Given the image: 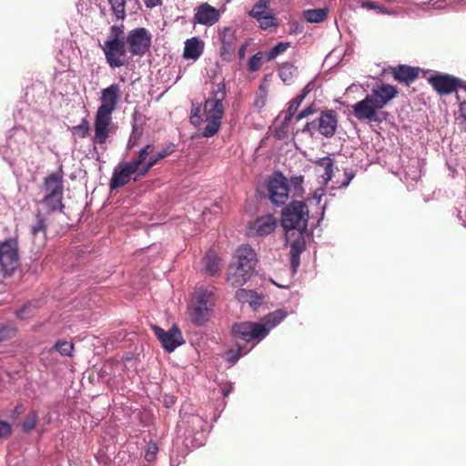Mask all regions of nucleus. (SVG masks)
I'll use <instances>...</instances> for the list:
<instances>
[{"label": "nucleus", "instance_id": "1", "mask_svg": "<svg viewBox=\"0 0 466 466\" xmlns=\"http://www.w3.org/2000/svg\"><path fill=\"white\" fill-rule=\"evenodd\" d=\"M288 316V312L283 309H278L260 319L258 322L245 321L236 323L232 326V333L236 339H240L245 342H252L248 349L237 345V349H231L227 352V360L230 366H233L242 356L254 348L258 342L264 339L271 329L280 324Z\"/></svg>", "mask_w": 466, "mask_h": 466}, {"label": "nucleus", "instance_id": "2", "mask_svg": "<svg viewBox=\"0 0 466 466\" xmlns=\"http://www.w3.org/2000/svg\"><path fill=\"white\" fill-rule=\"evenodd\" d=\"M227 96L226 85L219 82L213 85L211 91L203 104L202 114L201 108L196 107L191 110L190 122L197 126L201 121L206 123V127L202 130L204 137H212L215 136L221 126V120L224 116V104Z\"/></svg>", "mask_w": 466, "mask_h": 466}, {"label": "nucleus", "instance_id": "3", "mask_svg": "<svg viewBox=\"0 0 466 466\" xmlns=\"http://www.w3.org/2000/svg\"><path fill=\"white\" fill-rule=\"evenodd\" d=\"M397 89L389 84L380 83L371 89L362 100L352 106V114L360 121L381 123L386 114L380 111L392 98Z\"/></svg>", "mask_w": 466, "mask_h": 466}, {"label": "nucleus", "instance_id": "4", "mask_svg": "<svg viewBox=\"0 0 466 466\" xmlns=\"http://www.w3.org/2000/svg\"><path fill=\"white\" fill-rule=\"evenodd\" d=\"M258 264L255 250L242 245L237 250L228 272V282L233 287H241L254 275Z\"/></svg>", "mask_w": 466, "mask_h": 466}, {"label": "nucleus", "instance_id": "5", "mask_svg": "<svg viewBox=\"0 0 466 466\" xmlns=\"http://www.w3.org/2000/svg\"><path fill=\"white\" fill-rule=\"evenodd\" d=\"M309 209L302 201H292L282 212L281 224L287 230L297 229L303 233L308 227Z\"/></svg>", "mask_w": 466, "mask_h": 466}, {"label": "nucleus", "instance_id": "6", "mask_svg": "<svg viewBox=\"0 0 466 466\" xmlns=\"http://www.w3.org/2000/svg\"><path fill=\"white\" fill-rule=\"evenodd\" d=\"M101 48L109 67L118 68L127 64V53L123 39L107 38Z\"/></svg>", "mask_w": 466, "mask_h": 466}, {"label": "nucleus", "instance_id": "7", "mask_svg": "<svg viewBox=\"0 0 466 466\" xmlns=\"http://www.w3.org/2000/svg\"><path fill=\"white\" fill-rule=\"evenodd\" d=\"M270 201L276 206H283L289 199V188L288 179L281 172H274L267 183Z\"/></svg>", "mask_w": 466, "mask_h": 466}, {"label": "nucleus", "instance_id": "8", "mask_svg": "<svg viewBox=\"0 0 466 466\" xmlns=\"http://www.w3.org/2000/svg\"><path fill=\"white\" fill-rule=\"evenodd\" d=\"M152 35L144 27H137L128 32L125 43L132 56H142L150 48Z\"/></svg>", "mask_w": 466, "mask_h": 466}, {"label": "nucleus", "instance_id": "9", "mask_svg": "<svg viewBox=\"0 0 466 466\" xmlns=\"http://www.w3.org/2000/svg\"><path fill=\"white\" fill-rule=\"evenodd\" d=\"M0 265L5 276H11L18 268L17 241L15 238L0 243Z\"/></svg>", "mask_w": 466, "mask_h": 466}, {"label": "nucleus", "instance_id": "10", "mask_svg": "<svg viewBox=\"0 0 466 466\" xmlns=\"http://www.w3.org/2000/svg\"><path fill=\"white\" fill-rule=\"evenodd\" d=\"M337 116L332 110L324 111L320 116L312 121L308 122L302 128V132L313 134L314 131H319L325 137H331L337 128Z\"/></svg>", "mask_w": 466, "mask_h": 466}, {"label": "nucleus", "instance_id": "11", "mask_svg": "<svg viewBox=\"0 0 466 466\" xmlns=\"http://www.w3.org/2000/svg\"><path fill=\"white\" fill-rule=\"evenodd\" d=\"M210 293L199 289L195 294L194 304L190 309V319L197 325L205 324L210 316L209 303Z\"/></svg>", "mask_w": 466, "mask_h": 466}, {"label": "nucleus", "instance_id": "12", "mask_svg": "<svg viewBox=\"0 0 466 466\" xmlns=\"http://www.w3.org/2000/svg\"><path fill=\"white\" fill-rule=\"evenodd\" d=\"M152 329L167 352H173L177 347L185 343L182 332L176 325L172 326L168 330H165L157 325H152Z\"/></svg>", "mask_w": 466, "mask_h": 466}, {"label": "nucleus", "instance_id": "13", "mask_svg": "<svg viewBox=\"0 0 466 466\" xmlns=\"http://www.w3.org/2000/svg\"><path fill=\"white\" fill-rule=\"evenodd\" d=\"M121 97V87L119 84L114 83L102 89L100 96V106L96 113L112 116Z\"/></svg>", "mask_w": 466, "mask_h": 466}, {"label": "nucleus", "instance_id": "14", "mask_svg": "<svg viewBox=\"0 0 466 466\" xmlns=\"http://www.w3.org/2000/svg\"><path fill=\"white\" fill-rule=\"evenodd\" d=\"M429 82L440 95H448L454 92L457 86H461L462 83L458 78L444 74L431 76Z\"/></svg>", "mask_w": 466, "mask_h": 466}, {"label": "nucleus", "instance_id": "15", "mask_svg": "<svg viewBox=\"0 0 466 466\" xmlns=\"http://www.w3.org/2000/svg\"><path fill=\"white\" fill-rule=\"evenodd\" d=\"M314 171L318 182L321 186H326L332 178L334 172V160L330 157H319L313 161Z\"/></svg>", "mask_w": 466, "mask_h": 466}, {"label": "nucleus", "instance_id": "16", "mask_svg": "<svg viewBox=\"0 0 466 466\" xmlns=\"http://www.w3.org/2000/svg\"><path fill=\"white\" fill-rule=\"evenodd\" d=\"M112 125V116L96 113L94 144H106L109 137Z\"/></svg>", "mask_w": 466, "mask_h": 466}, {"label": "nucleus", "instance_id": "17", "mask_svg": "<svg viewBox=\"0 0 466 466\" xmlns=\"http://www.w3.org/2000/svg\"><path fill=\"white\" fill-rule=\"evenodd\" d=\"M277 227V219L273 215H266L256 218L249 227V234L252 236H268Z\"/></svg>", "mask_w": 466, "mask_h": 466}, {"label": "nucleus", "instance_id": "18", "mask_svg": "<svg viewBox=\"0 0 466 466\" xmlns=\"http://www.w3.org/2000/svg\"><path fill=\"white\" fill-rule=\"evenodd\" d=\"M137 171L128 162L120 163L114 170L111 180L110 188L115 189L127 184L131 175Z\"/></svg>", "mask_w": 466, "mask_h": 466}, {"label": "nucleus", "instance_id": "19", "mask_svg": "<svg viewBox=\"0 0 466 466\" xmlns=\"http://www.w3.org/2000/svg\"><path fill=\"white\" fill-rule=\"evenodd\" d=\"M219 19V12L208 3L201 4L194 15V21L207 26L213 25Z\"/></svg>", "mask_w": 466, "mask_h": 466}, {"label": "nucleus", "instance_id": "20", "mask_svg": "<svg viewBox=\"0 0 466 466\" xmlns=\"http://www.w3.org/2000/svg\"><path fill=\"white\" fill-rule=\"evenodd\" d=\"M306 242L303 233H299V236L290 243V267L293 273H296L300 264V255L304 251Z\"/></svg>", "mask_w": 466, "mask_h": 466}, {"label": "nucleus", "instance_id": "21", "mask_svg": "<svg viewBox=\"0 0 466 466\" xmlns=\"http://www.w3.org/2000/svg\"><path fill=\"white\" fill-rule=\"evenodd\" d=\"M44 189L46 194L63 195V175L61 172L52 173L45 178Z\"/></svg>", "mask_w": 466, "mask_h": 466}, {"label": "nucleus", "instance_id": "22", "mask_svg": "<svg viewBox=\"0 0 466 466\" xmlns=\"http://www.w3.org/2000/svg\"><path fill=\"white\" fill-rule=\"evenodd\" d=\"M204 42L198 37H192L185 42L183 56L196 61L202 55Z\"/></svg>", "mask_w": 466, "mask_h": 466}, {"label": "nucleus", "instance_id": "23", "mask_svg": "<svg viewBox=\"0 0 466 466\" xmlns=\"http://www.w3.org/2000/svg\"><path fill=\"white\" fill-rule=\"evenodd\" d=\"M419 74V68L405 65L398 66L393 69L394 78L401 83L410 84L413 82Z\"/></svg>", "mask_w": 466, "mask_h": 466}, {"label": "nucleus", "instance_id": "24", "mask_svg": "<svg viewBox=\"0 0 466 466\" xmlns=\"http://www.w3.org/2000/svg\"><path fill=\"white\" fill-rule=\"evenodd\" d=\"M203 271L208 276H214L220 270V259L218 255L209 251L204 258Z\"/></svg>", "mask_w": 466, "mask_h": 466}, {"label": "nucleus", "instance_id": "25", "mask_svg": "<svg viewBox=\"0 0 466 466\" xmlns=\"http://www.w3.org/2000/svg\"><path fill=\"white\" fill-rule=\"evenodd\" d=\"M236 297L239 301L248 303L254 309L263 302V298L253 290L238 289Z\"/></svg>", "mask_w": 466, "mask_h": 466}, {"label": "nucleus", "instance_id": "26", "mask_svg": "<svg viewBox=\"0 0 466 466\" xmlns=\"http://www.w3.org/2000/svg\"><path fill=\"white\" fill-rule=\"evenodd\" d=\"M154 148L153 144L146 145L138 150L137 157L132 162H128L138 174L141 167L147 162L150 155L154 153Z\"/></svg>", "mask_w": 466, "mask_h": 466}, {"label": "nucleus", "instance_id": "27", "mask_svg": "<svg viewBox=\"0 0 466 466\" xmlns=\"http://www.w3.org/2000/svg\"><path fill=\"white\" fill-rule=\"evenodd\" d=\"M171 149L165 148L160 152L156 154H151L147 162L141 167L139 170V176H145L148 173V171L161 159L165 158L171 153Z\"/></svg>", "mask_w": 466, "mask_h": 466}, {"label": "nucleus", "instance_id": "28", "mask_svg": "<svg viewBox=\"0 0 466 466\" xmlns=\"http://www.w3.org/2000/svg\"><path fill=\"white\" fill-rule=\"evenodd\" d=\"M304 18L309 23H320L324 21L328 15L327 8L309 9L303 13Z\"/></svg>", "mask_w": 466, "mask_h": 466}, {"label": "nucleus", "instance_id": "29", "mask_svg": "<svg viewBox=\"0 0 466 466\" xmlns=\"http://www.w3.org/2000/svg\"><path fill=\"white\" fill-rule=\"evenodd\" d=\"M279 77L286 84H290L297 76V67L290 63H284L279 71Z\"/></svg>", "mask_w": 466, "mask_h": 466}, {"label": "nucleus", "instance_id": "30", "mask_svg": "<svg viewBox=\"0 0 466 466\" xmlns=\"http://www.w3.org/2000/svg\"><path fill=\"white\" fill-rule=\"evenodd\" d=\"M38 420V413L35 410H31L23 419L21 422V429L24 432L32 431L35 426Z\"/></svg>", "mask_w": 466, "mask_h": 466}, {"label": "nucleus", "instance_id": "31", "mask_svg": "<svg viewBox=\"0 0 466 466\" xmlns=\"http://www.w3.org/2000/svg\"><path fill=\"white\" fill-rule=\"evenodd\" d=\"M62 198H63V195H51V194H46L44 199H43V202L44 204L47 207V208L51 211H55V210H57V209H62L63 208V204H62Z\"/></svg>", "mask_w": 466, "mask_h": 466}, {"label": "nucleus", "instance_id": "32", "mask_svg": "<svg viewBox=\"0 0 466 466\" xmlns=\"http://www.w3.org/2000/svg\"><path fill=\"white\" fill-rule=\"evenodd\" d=\"M126 1L127 0H109L111 10L116 19H124L126 16Z\"/></svg>", "mask_w": 466, "mask_h": 466}, {"label": "nucleus", "instance_id": "33", "mask_svg": "<svg viewBox=\"0 0 466 466\" xmlns=\"http://www.w3.org/2000/svg\"><path fill=\"white\" fill-rule=\"evenodd\" d=\"M220 39L224 49H232L234 43V31L230 27H226L221 33Z\"/></svg>", "mask_w": 466, "mask_h": 466}, {"label": "nucleus", "instance_id": "34", "mask_svg": "<svg viewBox=\"0 0 466 466\" xmlns=\"http://www.w3.org/2000/svg\"><path fill=\"white\" fill-rule=\"evenodd\" d=\"M289 46V42H279L267 53L268 61L275 59L278 56L284 53Z\"/></svg>", "mask_w": 466, "mask_h": 466}, {"label": "nucleus", "instance_id": "35", "mask_svg": "<svg viewBox=\"0 0 466 466\" xmlns=\"http://www.w3.org/2000/svg\"><path fill=\"white\" fill-rule=\"evenodd\" d=\"M89 123L86 118H83L79 125L72 127L73 133L79 136L80 137H87L89 134Z\"/></svg>", "mask_w": 466, "mask_h": 466}, {"label": "nucleus", "instance_id": "36", "mask_svg": "<svg viewBox=\"0 0 466 466\" xmlns=\"http://www.w3.org/2000/svg\"><path fill=\"white\" fill-rule=\"evenodd\" d=\"M302 103L301 100H299L298 97L294 98L290 104L288 112L286 113L283 120V125L286 126L292 118L293 115L298 110L299 106Z\"/></svg>", "mask_w": 466, "mask_h": 466}, {"label": "nucleus", "instance_id": "37", "mask_svg": "<svg viewBox=\"0 0 466 466\" xmlns=\"http://www.w3.org/2000/svg\"><path fill=\"white\" fill-rule=\"evenodd\" d=\"M263 58V54L261 52H258L253 56H251L248 63V69L250 72H256L260 68L261 60Z\"/></svg>", "mask_w": 466, "mask_h": 466}, {"label": "nucleus", "instance_id": "38", "mask_svg": "<svg viewBox=\"0 0 466 466\" xmlns=\"http://www.w3.org/2000/svg\"><path fill=\"white\" fill-rule=\"evenodd\" d=\"M54 348L64 356H71L74 345L69 341H58Z\"/></svg>", "mask_w": 466, "mask_h": 466}, {"label": "nucleus", "instance_id": "39", "mask_svg": "<svg viewBox=\"0 0 466 466\" xmlns=\"http://www.w3.org/2000/svg\"><path fill=\"white\" fill-rule=\"evenodd\" d=\"M31 233L34 237H36L39 233H46V225L43 218L37 215L35 223L31 228Z\"/></svg>", "mask_w": 466, "mask_h": 466}, {"label": "nucleus", "instance_id": "40", "mask_svg": "<svg viewBox=\"0 0 466 466\" xmlns=\"http://www.w3.org/2000/svg\"><path fill=\"white\" fill-rule=\"evenodd\" d=\"M257 20L258 21L262 29H268L276 25L275 18L270 15H264L258 17Z\"/></svg>", "mask_w": 466, "mask_h": 466}, {"label": "nucleus", "instance_id": "41", "mask_svg": "<svg viewBox=\"0 0 466 466\" xmlns=\"http://www.w3.org/2000/svg\"><path fill=\"white\" fill-rule=\"evenodd\" d=\"M303 176H296L290 178V185L294 188V193L299 195L302 192Z\"/></svg>", "mask_w": 466, "mask_h": 466}, {"label": "nucleus", "instance_id": "42", "mask_svg": "<svg viewBox=\"0 0 466 466\" xmlns=\"http://www.w3.org/2000/svg\"><path fill=\"white\" fill-rule=\"evenodd\" d=\"M267 7H268V6H266V5H261V4L257 3V4L253 6V8H252V10L250 11L249 15H250L252 17H254V18L258 19V17H260V16H262V15H266V14H265V10L267 9Z\"/></svg>", "mask_w": 466, "mask_h": 466}, {"label": "nucleus", "instance_id": "43", "mask_svg": "<svg viewBox=\"0 0 466 466\" xmlns=\"http://www.w3.org/2000/svg\"><path fill=\"white\" fill-rule=\"evenodd\" d=\"M11 433V425L7 421L0 420V439L8 438Z\"/></svg>", "mask_w": 466, "mask_h": 466}, {"label": "nucleus", "instance_id": "44", "mask_svg": "<svg viewBox=\"0 0 466 466\" xmlns=\"http://www.w3.org/2000/svg\"><path fill=\"white\" fill-rule=\"evenodd\" d=\"M315 112H316V107L313 105H310L297 115L296 121L298 122V121L301 120L302 118H305V117L312 115Z\"/></svg>", "mask_w": 466, "mask_h": 466}, {"label": "nucleus", "instance_id": "45", "mask_svg": "<svg viewBox=\"0 0 466 466\" xmlns=\"http://www.w3.org/2000/svg\"><path fill=\"white\" fill-rule=\"evenodd\" d=\"M157 451H158V448L157 447L156 444L149 445L146 451V454H145L146 461H154Z\"/></svg>", "mask_w": 466, "mask_h": 466}, {"label": "nucleus", "instance_id": "46", "mask_svg": "<svg viewBox=\"0 0 466 466\" xmlns=\"http://www.w3.org/2000/svg\"><path fill=\"white\" fill-rule=\"evenodd\" d=\"M139 137H140V134H138L137 132V128L134 127L133 132H132V134L128 139V142H127V147L133 148L137 144Z\"/></svg>", "mask_w": 466, "mask_h": 466}, {"label": "nucleus", "instance_id": "47", "mask_svg": "<svg viewBox=\"0 0 466 466\" xmlns=\"http://www.w3.org/2000/svg\"><path fill=\"white\" fill-rule=\"evenodd\" d=\"M122 33H123V30L121 27L113 25V26H111V34L108 38L123 39L122 37H120Z\"/></svg>", "mask_w": 466, "mask_h": 466}, {"label": "nucleus", "instance_id": "48", "mask_svg": "<svg viewBox=\"0 0 466 466\" xmlns=\"http://www.w3.org/2000/svg\"><path fill=\"white\" fill-rule=\"evenodd\" d=\"M146 7L152 9L162 5V0H143Z\"/></svg>", "mask_w": 466, "mask_h": 466}, {"label": "nucleus", "instance_id": "49", "mask_svg": "<svg viewBox=\"0 0 466 466\" xmlns=\"http://www.w3.org/2000/svg\"><path fill=\"white\" fill-rule=\"evenodd\" d=\"M190 422H191L193 425H196V426H198V427H199V428H201V427H202V425H203V423H204V421H203L202 418H201V417H199V416H198V415H192V416L190 417Z\"/></svg>", "mask_w": 466, "mask_h": 466}, {"label": "nucleus", "instance_id": "50", "mask_svg": "<svg viewBox=\"0 0 466 466\" xmlns=\"http://www.w3.org/2000/svg\"><path fill=\"white\" fill-rule=\"evenodd\" d=\"M30 309V306H25L21 309L17 310L16 315L17 317L21 319L27 318L29 315L27 313V310Z\"/></svg>", "mask_w": 466, "mask_h": 466}, {"label": "nucleus", "instance_id": "51", "mask_svg": "<svg viewBox=\"0 0 466 466\" xmlns=\"http://www.w3.org/2000/svg\"><path fill=\"white\" fill-rule=\"evenodd\" d=\"M324 195V189L320 188L319 190H317L314 193V196L312 198V200L316 202V204H319L321 200L322 196Z\"/></svg>", "mask_w": 466, "mask_h": 466}, {"label": "nucleus", "instance_id": "52", "mask_svg": "<svg viewBox=\"0 0 466 466\" xmlns=\"http://www.w3.org/2000/svg\"><path fill=\"white\" fill-rule=\"evenodd\" d=\"M460 116L466 121V101H463L459 106Z\"/></svg>", "mask_w": 466, "mask_h": 466}, {"label": "nucleus", "instance_id": "53", "mask_svg": "<svg viewBox=\"0 0 466 466\" xmlns=\"http://www.w3.org/2000/svg\"><path fill=\"white\" fill-rule=\"evenodd\" d=\"M361 6L364 8H367V9L377 8V5L375 4V2H372V1H365L362 3Z\"/></svg>", "mask_w": 466, "mask_h": 466}, {"label": "nucleus", "instance_id": "54", "mask_svg": "<svg viewBox=\"0 0 466 466\" xmlns=\"http://www.w3.org/2000/svg\"><path fill=\"white\" fill-rule=\"evenodd\" d=\"M353 176L350 175V176H348L347 177V179L345 181H343L341 183V185L339 186H332L331 188H335V187H347L349 186V184L350 183L351 179H352Z\"/></svg>", "mask_w": 466, "mask_h": 466}, {"label": "nucleus", "instance_id": "55", "mask_svg": "<svg viewBox=\"0 0 466 466\" xmlns=\"http://www.w3.org/2000/svg\"><path fill=\"white\" fill-rule=\"evenodd\" d=\"M0 153H1V154H3V158H4L5 160H6V161H8L10 164H12V162H13V160H14V159H13V157H11L10 156H7V155L5 154V147H1V148H0Z\"/></svg>", "mask_w": 466, "mask_h": 466}, {"label": "nucleus", "instance_id": "56", "mask_svg": "<svg viewBox=\"0 0 466 466\" xmlns=\"http://www.w3.org/2000/svg\"><path fill=\"white\" fill-rule=\"evenodd\" d=\"M312 86H313V83H312V82H309V83H308V84L304 86V88L302 89V91L308 95V94L312 90Z\"/></svg>", "mask_w": 466, "mask_h": 466}, {"label": "nucleus", "instance_id": "57", "mask_svg": "<svg viewBox=\"0 0 466 466\" xmlns=\"http://www.w3.org/2000/svg\"><path fill=\"white\" fill-rule=\"evenodd\" d=\"M246 48H247V45H242L241 47L239 48L238 56H239L240 59L244 58Z\"/></svg>", "mask_w": 466, "mask_h": 466}, {"label": "nucleus", "instance_id": "58", "mask_svg": "<svg viewBox=\"0 0 466 466\" xmlns=\"http://www.w3.org/2000/svg\"><path fill=\"white\" fill-rule=\"evenodd\" d=\"M445 0H431V5L433 8H439L438 3L444 2Z\"/></svg>", "mask_w": 466, "mask_h": 466}, {"label": "nucleus", "instance_id": "59", "mask_svg": "<svg viewBox=\"0 0 466 466\" xmlns=\"http://www.w3.org/2000/svg\"><path fill=\"white\" fill-rule=\"evenodd\" d=\"M307 96L308 95L306 93L301 91V93L297 97L299 98V100H301L303 102V100L306 98Z\"/></svg>", "mask_w": 466, "mask_h": 466}, {"label": "nucleus", "instance_id": "60", "mask_svg": "<svg viewBox=\"0 0 466 466\" xmlns=\"http://www.w3.org/2000/svg\"><path fill=\"white\" fill-rule=\"evenodd\" d=\"M270 0H258V4L264 5L266 6L268 5Z\"/></svg>", "mask_w": 466, "mask_h": 466}, {"label": "nucleus", "instance_id": "61", "mask_svg": "<svg viewBox=\"0 0 466 466\" xmlns=\"http://www.w3.org/2000/svg\"><path fill=\"white\" fill-rule=\"evenodd\" d=\"M259 90H260V93L262 94V96L264 97L266 96V90L264 88H262V86H260Z\"/></svg>", "mask_w": 466, "mask_h": 466}, {"label": "nucleus", "instance_id": "62", "mask_svg": "<svg viewBox=\"0 0 466 466\" xmlns=\"http://www.w3.org/2000/svg\"><path fill=\"white\" fill-rule=\"evenodd\" d=\"M228 393H229V390L223 391L224 396H228Z\"/></svg>", "mask_w": 466, "mask_h": 466}, {"label": "nucleus", "instance_id": "63", "mask_svg": "<svg viewBox=\"0 0 466 466\" xmlns=\"http://www.w3.org/2000/svg\"><path fill=\"white\" fill-rule=\"evenodd\" d=\"M4 339V335H3V332L0 330V340H2Z\"/></svg>", "mask_w": 466, "mask_h": 466}, {"label": "nucleus", "instance_id": "64", "mask_svg": "<svg viewBox=\"0 0 466 466\" xmlns=\"http://www.w3.org/2000/svg\"><path fill=\"white\" fill-rule=\"evenodd\" d=\"M353 86H354V85L350 86L347 88V90H348V91H349V90H351V89L353 88Z\"/></svg>", "mask_w": 466, "mask_h": 466}]
</instances>
